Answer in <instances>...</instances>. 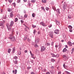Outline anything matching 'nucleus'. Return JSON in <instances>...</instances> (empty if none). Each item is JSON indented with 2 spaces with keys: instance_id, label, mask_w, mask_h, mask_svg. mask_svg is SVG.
<instances>
[{
  "instance_id": "46",
  "label": "nucleus",
  "mask_w": 74,
  "mask_h": 74,
  "mask_svg": "<svg viewBox=\"0 0 74 74\" xmlns=\"http://www.w3.org/2000/svg\"><path fill=\"white\" fill-rule=\"evenodd\" d=\"M54 44V42H52L51 43V45L52 46H53V44Z\"/></svg>"
},
{
  "instance_id": "62",
  "label": "nucleus",
  "mask_w": 74,
  "mask_h": 74,
  "mask_svg": "<svg viewBox=\"0 0 74 74\" xmlns=\"http://www.w3.org/2000/svg\"><path fill=\"white\" fill-rule=\"evenodd\" d=\"M23 12H24V13H25V14H26V10H24V11H23Z\"/></svg>"
},
{
  "instance_id": "63",
  "label": "nucleus",
  "mask_w": 74,
  "mask_h": 74,
  "mask_svg": "<svg viewBox=\"0 0 74 74\" xmlns=\"http://www.w3.org/2000/svg\"><path fill=\"white\" fill-rule=\"evenodd\" d=\"M65 47L66 48H68V46L67 45H65Z\"/></svg>"
},
{
  "instance_id": "17",
  "label": "nucleus",
  "mask_w": 74,
  "mask_h": 74,
  "mask_svg": "<svg viewBox=\"0 0 74 74\" xmlns=\"http://www.w3.org/2000/svg\"><path fill=\"white\" fill-rule=\"evenodd\" d=\"M68 28L69 29H73V27L71 25H69L68 26Z\"/></svg>"
},
{
  "instance_id": "52",
  "label": "nucleus",
  "mask_w": 74,
  "mask_h": 74,
  "mask_svg": "<svg viewBox=\"0 0 74 74\" xmlns=\"http://www.w3.org/2000/svg\"><path fill=\"white\" fill-rule=\"evenodd\" d=\"M21 0H17V3H19V2H20Z\"/></svg>"
},
{
  "instance_id": "7",
  "label": "nucleus",
  "mask_w": 74,
  "mask_h": 74,
  "mask_svg": "<svg viewBox=\"0 0 74 74\" xmlns=\"http://www.w3.org/2000/svg\"><path fill=\"white\" fill-rule=\"evenodd\" d=\"M59 30L58 29L54 31V33L57 34H59Z\"/></svg>"
},
{
  "instance_id": "4",
  "label": "nucleus",
  "mask_w": 74,
  "mask_h": 74,
  "mask_svg": "<svg viewBox=\"0 0 74 74\" xmlns=\"http://www.w3.org/2000/svg\"><path fill=\"white\" fill-rule=\"evenodd\" d=\"M67 4L65 3L62 7L63 9L64 10H66L67 8Z\"/></svg>"
},
{
  "instance_id": "19",
  "label": "nucleus",
  "mask_w": 74,
  "mask_h": 74,
  "mask_svg": "<svg viewBox=\"0 0 74 74\" xmlns=\"http://www.w3.org/2000/svg\"><path fill=\"white\" fill-rule=\"evenodd\" d=\"M36 16V14L34 13H33L32 14V16L33 18H34Z\"/></svg>"
},
{
  "instance_id": "23",
  "label": "nucleus",
  "mask_w": 74,
  "mask_h": 74,
  "mask_svg": "<svg viewBox=\"0 0 74 74\" xmlns=\"http://www.w3.org/2000/svg\"><path fill=\"white\" fill-rule=\"evenodd\" d=\"M18 18H15L14 22H18Z\"/></svg>"
},
{
  "instance_id": "22",
  "label": "nucleus",
  "mask_w": 74,
  "mask_h": 74,
  "mask_svg": "<svg viewBox=\"0 0 74 74\" xmlns=\"http://www.w3.org/2000/svg\"><path fill=\"white\" fill-rule=\"evenodd\" d=\"M36 0H32L31 1V3H35V2H36Z\"/></svg>"
},
{
  "instance_id": "53",
  "label": "nucleus",
  "mask_w": 74,
  "mask_h": 74,
  "mask_svg": "<svg viewBox=\"0 0 74 74\" xmlns=\"http://www.w3.org/2000/svg\"><path fill=\"white\" fill-rule=\"evenodd\" d=\"M21 22L22 23H23V22H24V21L23 20H21Z\"/></svg>"
},
{
  "instance_id": "48",
  "label": "nucleus",
  "mask_w": 74,
  "mask_h": 74,
  "mask_svg": "<svg viewBox=\"0 0 74 74\" xmlns=\"http://www.w3.org/2000/svg\"><path fill=\"white\" fill-rule=\"evenodd\" d=\"M3 25V23H0V26H1Z\"/></svg>"
},
{
  "instance_id": "61",
  "label": "nucleus",
  "mask_w": 74,
  "mask_h": 74,
  "mask_svg": "<svg viewBox=\"0 0 74 74\" xmlns=\"http://www.w3.org/2000/svg\"><path fill=\"white\" fill-rule=\"evenodd\" d=\"M58 45H55V47L56 48H58Z\"/></svg>"
},
{
  "instance_id": "55",
  "label": "nucleus",
  "mask_w": 74,
  "mask_h": 74,
  "mask_svg": "<svg viewBox=\"0 0 74 74\" xmlns=\"http://www.w3.org/2000/svg\"><path fill=\"white\" fill-rule=\"evenodd\" d=\"M31 69V67H29L27 68V69Z\"/></svg>"
},
{
  "instance_id": "35",
  "label": "nucleus",
  "mask_w": 74,
  "mask_h": 74,
  "mask_svg": "<svg viewBox=\"0 0 74 74\" xmlns=\"http://www.w3.org/2000/svg\"><path fill=\"white\" fill-rule=\"evenodd\" d=\"M53 9L55 11H56V8H55V7H53Z\"/></svg>"
},
{
  "instance_id": "56",
  "label": "nucleus",
  "mask_w": 74,
  "mask_h": 74,
  "mask_svg": "<svg viewBox=\"0 0 74 74\" xmlns=\"http://www.w3.org/2000/svg\"><path fill=\"white\" fill-rule=\"evenodd\" d=\"M51 69H54V67H53V66H52L51 67Z\"/></svg>"
},
{
  "instance_id": "27",
  "label": "nucleus",
  "mask_w": 74,
  "mask_h": 74,
  "mask_svg": "<svg viewBox=\"0 0 74 74\" xmlns=\"http://www.w3.org/2000/svg\"><path fill=\"white\" fill-rule=\"evenodd\" d=\"M42 2L43 3H46L47 2V1H46V0H42Z\"/></svg>"
},
{
  "instance_id": "11",
  "label": "nucleus",
  "mask_w": 74,
  "mask_h": 74,
  "mask_svg": "<svg viewBox=\"0 0 74 74\" xmlns=\"http://www.w3.org/2000/svg\"><path fill=\"white\" fill-rule=\"evenodd\" d=\"M14 25V21H12L10 23V27H12Z\"/></svg>"
},
{
  "instance_id": "6",
  "label": "nucleus",
  "mask_w": 74,
  "mask_h": 74,
  "mask_svg": "<svg viewBox=\"0 0 74 74\" xmlns=\"http://www.w3.org/2000/svg\"><path fill=\"white\" fill-rule=\"evenodd\" d=\"M63 58H64V59H66L69 58V56H68L66 55H63Z\"/></svg>"
},
{
  "instance_id": "16",
  "label": "nucleus",
  "mask_w": 74,
  "mask_h": 74,
  "mask_svg": "<svg viewBox=\"0 0 74 74\" xmlns=\"http://www.w3.org/2000/svg\"><path fill=\"white\" fill-rule=\"evenodd\" d=\"M7 27L9 31H11V28L9 27V26L7 25Z\"/></svg>"
},
{
  "instance_id": "29",
  "label": "nucleus",
  "mask_w": 74,
  "mask_h": 74,
  "mask_svg": "<svg viewBox=\"0 0 74 74\" xmlns=\"http://www.w3.org/2000/svg\"><path fill=\"white\" fill-rule=\"evenodd\" d=\"M28 5H29V6H30L31 4H30V1H28Z\"/></svg>"
},
{
  "instance_id": "40",
  "label": "nucleus",
  "mask_w": 74,
  "mask_h": 74,
  "mask_svg": "<svg viewBox=\"0 0 74 74\" xmlns=\"http://www.w3.org/2000/svg\"><path fill=\"white\" fill-rule=\"evenodd\" d=\"M56 57L57 58H58V57H59V54H57L56 55Z\"/></svg>"
},
{
  "instance_id": "44",
  "label": "nucleus",
  "mask_w": 74,
  "mask_h": 74,
  "mask_svg": "<svg viewBox=\"0 0 74 74\" xmlns=\"http://www.w3.org/2000/svg\"><path fill=\"white\" fill-rule=\"evenodd\" d=\"M69 31L70 32H73V30H72V29H69Z\"/></svg>"
},
{
  "instance_id": "20",
  "label": "nucleus",
  "mask_w": 74,
  "mask_h": 74,
  "mask_svg": "<svg viewBox=\"0 0 74 74\" xmlns=\"http://www.w3.org/2000/svg\"><path fill=\"white\" fill-rule=\"evenodd\" d=\"M19 19H23V20H25V18H23V17L21 16L20 17Z\"/></svg>"
},
{
  "instance_id": "36",
  "label": "nucleus",
  "mask_w": 74,
  "mask_h": 74,
  "mask_svg": "<svg viewBox=\"0 0 74 74\" xmlns=\"http://www.w3.org/2000/svg\"><path fill=\"white\" fill-rule=\"evenodd\" d=\"M56 23H57V25H60V22L59 21H57L56 22Z\"/></svg>"
},
{
  "instance_id": "2",
  "label": "nucleus",
  "mask_w": 74,
  "mask_h": 74,
  "mask_svg": "<svg viewBox=\"0 0 74 74\" xmlns=\"http://www.w3.org/2000/svg\"><path fill=\"white\" fill-rule=\"evenodd\" d=\"M49 33V36L51 38H53V32H50Z\"/></svg>"
},
{
  "instance_id": "47",
  "label": "nucleus",
  "mask_w": 74,
  "mask_h": 74,
  "mask_svg": "<svg viewBox=\"0 0 74 74\" xmlns=\"http://www.w3.org/2000/svg\"><path fill=\"white\" fill-rule=\"evenodd\" d=\"M74 48H73L72 49V53H73V52H74Z\"/></svg>"
},
{
  "instance_id": "9",
  "label": "nucleus",
  "mask_w": 74,
  "mask_h": 74,
  "mask_svg": "<svg viewBox=\"0 0 74 74\" xmlns=\"http://www.w3.org/2000/svg\"><path fill=\"white\" fill-rule=\"evenodd\" d=\"M10 15L11 18H12L14 16V15H13V12H12L11 13H10Z\"/></svg>"
},
{
  "instance_id": "34",
  "label": "nucleus",
  "mask_w": 74,
  "mask_h": 74,
  "mask_svg": "<svg viewBox=\"0 0 74 74\" xmlns=\"http://www.w3.org/2000/svg\"><path fill=\"white\" fill-rule=\"evenodd\" d=\"M24 18H27V15L26 14H25L24 16Z\"/></svg>"
},
{
  "instance_id": "38",
  "label": "nucleus",
  "mask_w": 74,
  "mask_h": 74,
  "mask_svg": "<svg viewBox=\"0 0 74 74\" xmlns=\"http://www.w3.org/2000/svg\"><path fill=\"white\" fill-rule=\"evenodd\" d=\"M14 7H15V5H16V4L15 3H12Z\"/></svg>"
},
{
  "instance_id": "14",
  "label": "nucleus",
  "mask_w": 74,
  "mask_h": 74,
  "mask_svg": "<svg viewBox=\"0 0 74 74\" xmlns=\"http://www.w3.org/2000/svg\"><path fill=\"white\" fill-rule=\"evenodd\" d=\"M12 10V9H11L10 8H8V12H11V11Z\"/></svg>"
},
{
  "instance_id": "12",
  "label": "nucleus",
  "mask_w": 74,
  "mask_h": 74,
  "mask_svg": "<svg viewBox=\"0 0 74 74\" xmlns=\"http://www.w3.org/2000/svg\"><path fill=\"white\" fill-rule=\"evenodd\" d=\"M56 11L57 13H59V14L60 13V9H58Z\"/></svg>"
},
{
  "instance_id": "43",
  "label": "nucleus",
  "mask_w": 74,
  "mask_h": 74,
  "mask_svg": "<svg viewBox=\"0 0 74 74\" xmlns=\"http://www.w3.org/2000/svg\"><path fill=\"white\" fill-rule=\"evenodd\" d=\"M32 27H33V28H34L35 27H36V25H32Z\"/></svg>"
},
{
  "instance_id": "31",
  "label": "nucleus",
  "mask_w": 74,
  "mask_h": 74,
  "mask_svg": "<svg viewBox=\"0 0 74 74\" xmlns=\"http://www.w3.org/2000/svg\"><path fill=\"white\" fill-rule=\"evenodd\" d=\"M14 63L16 64H18V61L17 60L15 61L14 62Z\"/></svg>"
},
{
  "instance_id": "57",
  "label": "nucleus",
  "mask_w": 74,
  "mask_h": 74,
  "mask_svg": "<svg viewBox=\"0 0 74 74\" xmlns=\"http://www.w3.org/2000/svg\"><path fill=\"white\" fill-rule=\"evenodd\" d=\"M27 50H25V53H27Z\"/></svg>"
},
{
  "instance_id": "42",
  "label": "nucleus",
  "mask_w": 74,
  "mask_h": 74,
  "mask_svg": "<svg viewBox=\"0 0 74 74\" xmlns=\"http://www.w3.org/2000/svg\"><path fill=\"white\" fill-rule=\"evenodd\" d=\"M41 8L43 11H45V9H44V7H41Z\"/></svg>"
},
{
  "instance_id": "1",
  "label": "nucleus",
  "mask_w": 74,
  "mask_h": 74,
  "mask_svg": "<svg viewBox=\"0 0 74 74\" xmlns=\"http://www.w3.org/2000/svg\"><path fill=\"white\" fill-rule=\"evenodd\" d=\"M14 30L13 29L12 32V34L9 35L10 37H8L9 39H10L12 41H15V36H14Z\"/></svg>"
},
{
  "instance_id": "13",
  "label": "nucleus",
  "mask_w": 74,
  "mask_h": 74,
  "mask_svg": "<svg viewBox=\"0 0 74 74\" xmlns=\"http://www.w3.org/2000/svg\"><path fill=\"white\" fill-rule=\"evenodd\" d=\"M39 41V39H38L37 40H36V39L35 40V42L36 44H37V43H38V41Z\"/></svg>"
},
{
  "instance_id": "10",
  "label": "nucleus",
  "mask_w": 74,
  "mask_h": 74,
  "mask_svg": "<svg viewBox=\"0 0 74 74\" xmlns=\"http://www.w3.org/2000/svg\"><path fill=\"white\" fill-rule=\"evenodd\" d=\"M13 73L14 74H16V73H17V70L15 69L14 70H13Z\"/></svg>"
},
{
  "instance_id": "45",
  "label": "nucleus",
  "mask_w": 74,
  "mask_h": 74,
  "mask_svg": "<svg viewBox=\"0 0 74 74\" xmlns=\"http://www.w3.org/2000/svg\"><path fill=\"white\" fill-rule=\"evenodd\" d=\"M21 51H19L18 52V54L19 55H20V54H21Z\"/></svg>"
},
{
  "instance_id": "15",
  "label": "nucleus",
  "mask_w": 74,
  "mask_h": 74,
  "mask_svg": "<svg viewBox=\"0 0 74 74\" xmlns=\"http://www.w3.org/2000/svg\"><path fill=\"white\" fill-rule=\"evenodd\" d=\"M67 51V49L66 48H64L63 50V52H66Z\"/></svg>"
},
{
  "instance_id": "32",
  "label": "nucleus",
  "mask_w": 74,
  "mask_h": 74,
  "mask_svg": "<svg viewBox=\"0 0 74 74\" xmlns=\"http://www.w3.org/2000/svg\"><path fill=\"white\" fill-rule=\"evenodd\" d=\"M15 48H14L13 49V53H14V52H15Z\"/></svg>"
},
{
  "instance_id": "30",
  "label": "nucleus",
  "mask_w": 74,
  "mask_h": 74,
  "mask_svg": "<svg viewBox=\"0 0 74 74\" xmlns=\"http://www.w3.org/2000/svg\"><path fill=\"white\" fill-rule=\"evenodd\" d=\"M11 49H9V50H8V53H10V52H11Z\"/></svg>"
},
{
  "instance_id": "8",
  "label": "nucleus",
  "mask_w": 74,
  "mask_h": 74,
  "mask_svg": "<svg viewBox=\"0 0 74 74\" xmlns=\"http://www.w3.org/2000/svg\"><path fill=\"white\" fill-rule=\"evenodd\" d=\"M68 45H69L70 47H71L72 45H73V43H72L71 42L69 41L68 42Z\"/></svg>"
},
{
  "instance_id": "5",
  "label": "nucleus",
  "mask_w": 74,
  "mask_h": 74,
  "mask_svg": "<svg viewBox=\"0 0 74 74\" xmlns=\"http://www.w3.org/2000/svg\"><path fill=\"white\" fill-rule=\"evenodd\" d=\"M45 50V47L44 46H42L41 47V51L42 52L43 51H44Z\"/></svg>"
},
{
  "instance_id": "58",
  "label": "nucleus",
  "mask_w": 74,
  "mask_h": 74,
  "mask_svg": "<svg viewBox=\"0 0 74 74\" xmlns=\"http://www.w3.org/2000/svg\"><path fill=\"white\" fill-rule=\"evenodd\" d=\"M43 71H44V72H45V71H46V69H44L43 70Z\"/></svg>"
},
{
  "instance_id": "39",
  "label": "nucleus",
  "mask_w": 74,
  "mask_h": 74,
  "mask_svg": "<svg viewBox=\"0 0 74 74\" xmlns=\"http://www.w3.org/2000/svg\"><path fill=\"white\" fill-rule=\"evenodd\" d=\"M46 10L47 11H48V10H49V8H48V7H46Z\"/></svg>"
},
{
  "instance_id": "59",
  "label": "nucleus",
  "mask_w": 74,
  "mask_h": 74,
  "mask_svg": "<svg viewBox=\"0 0 74 74\" xmlns=\"http://www.w3.org/2000/svg\"><path fill=\"white\" fill-rule=\"evenodd\" d=\"M46 74H50V73L48 72L46 73Z\"/></svg>"
},
{
  "instance_id": "54",
  "label": "nucleus",
  "mask_w": 74,
  "mask_h": 74,
  "mask_svg": "<svg viewBox=\"0 0 74 74\" xmlns=\"http://www.w3.org/2000/svg\"><path fill=\"white\" fill-rule=\"evenodd\" d=\"M36 33V30H34V33Z\"/></svg>"
},
{
  "instance_id": "33",
  "label": "nucleus",
  "mask_w": 74,
  "mask_h": 74,
  "mask_svg": "<svg viewBox=\"0 0 74 74\" xmlns=\"http://www.w3.org/2000/svg\"><path fill=\"white\" fill-rule=\"evenodd\" d=\"M68 17L69 19H71V16L70 15L68 16Z\"/></svg>"
},
{
  "instance_id": "21",
  "label": "nucleus",
  "mask_w": 74,
  "mask_h": 74,
  "mask_svg": "<svg viewBox=\"0 0 74 74\" xmlns=\"http://www.w3.org/2000/svg\"><path fill=\"white\" fill-rule=\"evenodd\" d=\"M51 55H52V57H56V55H55V54H53V53H51Z\"/></svg>"
},
{
  "instance_id": "51",
  "label": "nucleus",
  "mask_w": 74,
  "mask_h": 74,
  "mask_svg": "<svg viewBox=\"0 0 74 74\" xmlns=\"http://www.w3.org/2000/svg\"><path fill=\"white\" fill-rule=\"evenodd\" d=\"M34 46L35 47H38V46L37 44L35 45Z\"/></svg>"
},
{
  "instance_id": "18",
  "label": "nucleus",
  "mask_w": 74,
  "mask_h": 74,
  "mask_svg": "<svg viewBox=\"0 0 74 74\" xmlns=\"http://www.w3.org/2000/svg\"><path fill=\"white\" fill-rule=\"evenodd\" d=\"M45 44L46 45H47V46H50V45H51V44L49 43H47Z\"/></svg>"
},
{
  "instance_id": "3",
  "label": "nucleus",
  "mask_w": 74,
  "mask_h": 74,
  "mask_svg": "<svg viewBox=\"0 0 74 74\" xmlns=\"http://www.w3.org/2000/svg\"><path fill=\"white\" fill-rule=\"evenodd\" d=\"M40 25L42 26H44V27H45L47 26V25L45 23H44L43 22H42L40 23Z\"/></svg>"
},
{
  "instance_id": "26",
  "label": "nucleus",
  "mask_w": 74,
  "mask_h": 74,
  "mask_svg": "<svg viewBox=\"0 0 74 74\" xmlns=\"http://www.w3.org/2000/svg\"><path fill=\"white\" fill-rule=\"evenodd\" d=\"M31 56H32V58H33V59H35V58H36L35 57H34V55L33 54H31Z\"/></svg>"
},
{
  "instance_id": "64",
  "label": "nucleus",
  "mask_w": 74,
  "mask_h": 74,
  "mask_svg": "<svg viewBox=\"0 0 74 74\" xmlns=\"http://www.w3.org/2000/svg\"><path fill=\"white\" fill-rule=\"evenodd\" d=\"M31 74H34V72H32L31 73Z\"/></svg>"
},
{
  "instance_id": "28",
  "label": "nucleus",
  "mask_w": 74,
  "mask_h": 74,
  "mask_svg": "<svg viewBox=\"0 0 74 74\" xmlns=\"http://www.w3.org/2000/svg\"><path fill=\"white\" fill-rule=\"evenodd\" d=\"M14 59H16H16H18V57L16 56H15L14 57Z\"/></svg>"
},
{
  "instance_id": "25",
  "label": "nucleus",
  "mask_w": 74,
  "mask_h": 74,
  "mask_svg": "<svg viewBox=\"0 0 74 74\" xmlns=\"http://www.w3.org/2000/svg\"><path fill=\"white\" fill-rule=\"evenodd\" d=\"M65 72L66 73V74H71V73H70V72H69L67 71H65Z\"/></svg>"
},
{
  "instance_id": "49",
  "label": "nucleus",
  "mask_w": 74,
  "mask_h": 74,
  "mask_svg": "<svg viewBox=\"0 0 74 74\" xmlns=\"http://www.w3.org/2000/svg\"><path fill=\"white\" fill-rule=\"evenodd\" d=\"M52 25H50L48 26V27L49 28L51 27H52Z\"/></svg>"
},
{
  "instance_id": "24",
  "label": "nucleus",
  "mask_w": 74,
  "mask_h": 74,
  "mask_svg": "<svg viewBox=\"0 0 74 74\" xmlns=\"http://www.w3.org/2000/svg\"><path fill=\"white\" fill-rule=\"evenodd\" d=\"M51 62H54L55 61V60L54 59L51 58Z\"/></svg>"
},
{
  "instance_id": "37",
  "label": "nucleus",
  "mask_w": 74,
  "mask_h": 74,
  "mask_svg": "<svg viewBox=\"0 0 74 74\" xmlns=\"http://www.w3.org/2000/svg\"><path fill=\"white\" fill-rule=\"evenodd\" d=\"M59 48H60L61 47H62V45H61V44H60L59 45Z\"/></svg>"
},
{
  "instance_id": "60",
  "label": "nucleus",
  "mask_w": 74,
  "mask_h": 74,
  "mask_svg": "<svg viewBox=\"0 0 74 74\" xmlns=\"http://www.w3.org/2000/svg\"><path fill=\"white\" fill-rule=\"evenodd\" d=\"M58 74H61V71L59 72Z\"/></svg>"
},
{
  "instance_id": "50",
  "label": "nucleus",
  "mask_w": 74,
  "mask_h": 74,
  "mask_svg": "<svg viewBox=\"0 0 74 74\" xmlns=\"http://www.w3.org/2000/svg\"><path fill=\"white\" fill-rule=\"evenodd\" d=\"M25 31H26V32H27V28H25Z\"/></svg>"
},
{
  "instance_id": "41",
  "label": "nucleus",
  "mask_w": 74,
  "mask_h": 74,
  "mask_svg": "<svg viewBox=\"0 0 74 74\" xmlns=\"http://www.w3.org/2000/svg\"><path fill=\"white\" fill-rule=\"evenodd\" d=\"M8 1L9 2V3H12V1L11 0H8Z\"/></svg>"
}]
</instances>
